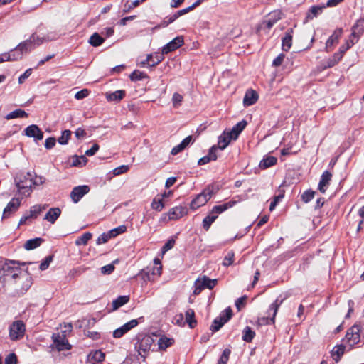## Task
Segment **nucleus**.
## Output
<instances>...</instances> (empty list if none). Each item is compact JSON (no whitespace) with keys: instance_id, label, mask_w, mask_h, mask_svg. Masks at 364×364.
<instances>
[{"instance_id":"49","label":"nucleus","mask_w":364,"mask_h":364,"mask_svg":"<svg viewBox=\"0 0 364 364\" xmlns=\"http://www.w3.org/2000/svg\"><path fill=\"white\" fill-rule=\"evenodd\" d=\"M234 252L232 251H229L225 256L223 265L225 267H228L233 264L234 262Z\"/></svg>"},{"instance_id":"22","label":"nucleus","mask_w":364,"mask_h":364,"mask_svg":"<svg viewBox=\"0 0 364 364\" xmlns=\"http://www.w3.org/2000/svg\"><path fill=\"white\" fill-rule=\"evenodd\" d=\"M232 139H233L232 138L230 134L228 132H224L218 137L217 149H225L229 145Z\"/></svg>"},{"instance_id":"44","label":"nucleus","mask_w":364,"mask_h":364,"mask_svg":"<svg viewBox=\"0 0 364 364\" xmlns=\"http://www.w3.org/2000/svg\"><path fill=\"white\" fill-rule=\"evenodd\" d=\"M255 335V333L251 328L247 326L243 331L242 339L246 342H250L253 339Z\"/></svg>"},{"instance_id":"10","label":"nucleus","mask_w":364,"mask_h":364,"mask_svg":"<svg viewBox=\"0 0 364 364\" xmlns=\"http://www.w3.org/2000/svg\"><path fill=\"white\" fill-rule=\"evenodd\" d=\"M360 326L358 325H354L347 331L346 340L350 346L352 347L360 342Z\"/></svg>"},{"instance_id":"8","label":"nucleus","mask_w":364,"mask_h":364,"mask_svg":"<svg viewBox=\"0 0 364 364\" xmlns=\"http://www.w3.org/2000/svg\"><path fill=\"white\" fill-rule=\"evenodd\" d=\"M282 303V301H279L278 299H277L274 303H272L269 306V311H268L269 314L270 313V311H272V317L269 318L268 316H267V317L263 316V317L259 318L257 320L259 325H268L269 323H274L275 316L277 315L279 307L280 306Z\"/></svg>"},{"instance_id":"6","label":"nucleus","mask_w":364,"mask_h":364,"mask_svg":"<svg viewBox=\"0 0 364 364\" xmlns=\"http://www.w3.org/2000/svg\"><path fill=\"white\" fill-rule=\"evenodd\" d=\"M217 284V279H211L205 276L198 278L195 282L193 294H199L204 289H212Z\"/></svg>"},{"instance_id":"14","label":"nucleus","mask_w":364,"mask_h":364,"mask_svg":"<svg viewBox=\"0 0 364 364\" xmlns=\"http://www.w3.org/2000/svg\"><path fill=\"white\" fill-rule=\"evenodd\" d=\"M24 133L26 136L34 138L36 141L42 140L43 138V132L36 124H32L27 127L24 129Z\"/></svg>"},{"instance_id":"9","label":"nucleus","mask_w":364,"mask_h":364,"mask_svg":"<svg viewBox=\"0 0 364 364\" xmlns=\"http://www.w3.org/2000/svg\"><path fill=\"white\" fill-rule=\"evenodd\" d=\"M52 339L58 351L70 350L71 348V345L69 344L66 338V334L53 333Z\"/></svg>"},{"instance_id":"17","label":"nucleus","mask_w":364,"mask_h":364,"mask_svg":"<svg viewBox=\"0 0 364 364\" xmlns=\"http://www.w3.org/2000/svg\"><path fill=\"white\" fill-rule=\"evenodd\" d=\"M332 174L328 171H324L321 177V180L318 184V190L322 193H325L327 188L330 184V181H331Z\"/></svg>"},{"instance_id":"46","label":"nucleus","mask_w":364,"mask_h":364,"mask_svg":"<svg viewBox=\"0 0 364 364\" xmlns=\"http://www.w3.org/2000/svg\"><path fill=\"white\" fill-rule=\"evenodd\" d=\"M357 42L358 41H355V38H353L350 36V39L347 41L344 45L341 46L338 52H340L343 55L345 52L350 48Z\"/></svg>"},{"instance_id":"55","label":"nucleus","mask_w":364,"mask_h":364,"mask_svg":"<svg viewBox=\"0 0 364 364\" xmlns=\"http://www.w3.org/2000/svg\"><path fill=\"white\" fill-rule=\"evenodd\" d=\"M138 325V321L137 319H132L130 321L126 323L122 326H121L124 332L127 333L129 331H130L132 328L136 327Z\"/></svg>"},{"instance_id":"11","label":"nucleus","mask_w":364,"mask_h":364,"mask_svg":"<svg viewBox=\"0 0 364 364\" xmlns=\"http://www.w3.org/2000/svg\"><path fill=\"white\" fill-rule=\"evenodd\" d=\"M47 205H35L31 207L28 213L20 219L19 225H24L31 218H36L38 215L47 208Z\"/></svg>"},{"instance_id":"56","label":"nucleus","mask_w":364,"mask_h":364,"mask_svg":"<svg viewBox=\"0 0 364 364\" xmlns=\"http://www.w3.org/2000/svg\"><path fill=\"white\" fill-rule=\"evenodd\" d=\"M112 237L109 235V232H104L102 234H101L97 241H96V243L97 245H102V244H104V243H106L109 240H110Z\"/></svg>"},{"instance_id":"62","label":"nucleus","mask_w":364,"mask_h":364,"mask_svg":"<svg viewBox=\"0 0 364 364\" xmlns=\"http://www.w3.org/2000/svg\"><path fill=\"white\" fill-rule=\"evenodd\" d=\"M283 198H284L283 193H281V194L278 195L277 196H275L274 200L270 203L269 210L272 211L275 208V207L277 205V203H279V201Z\"/></svg>"},{"instance_id":"5","label":"nucleus","mask_w":364,"mask_h":364,"mask_svg":"<svg viewBox=\"0 0 364 364\" xmlns=\"http://www.w3.org/2000/svg\"><path fill=\"white\" fill-rule=\"evenodd\" d=\"M33 47L35 48L46 42L55 39V35L52 32L38 33H33L28 38Z\"/></svg>"},{"instance_id":"16","label":"nucleus","mask_w":364,"mask_h":364,"mask_svg":"<svg viewBox=\"0 0 364 364\" xmlns=\"http://www.w3.org/2000/svg\"><path fill=\"white\" fill-rule=\"evenodd\" d=\"M343 34V29L342 28H337L336 29L333 34L328 38L326 43V50L327 52H329L331 50L334 45L337 44L338 43V41L340 38L341 37Z\"/></svg>"},{"instance_id":"4","label":"nucleus","mask_w":364,"mask_h":364,"mask_svg":"<svg viewBox=\"0 0 364 364\" xmlns=\"http://www.w3.org/2000/svg\"><path fill=\"white\" fill-rule=\"evenodd\" d=\"M26 326L23 321L17 320L14 321L9 326V338L14 341L21 340L25 335Z\"/></svg>"},{"instance_id":"23","label":"nucleus","mask_w":364,"mask_h":364,"mask_svg":"<svg viewBox=\"0 0 364 364\" xmlns=\"http://www.w3.org/2000/svg\"><path fill=\"white\" fill-rule=\"evenodd\" d=\"M293 29L291 28V29H289L284 36L282 38V50L284 51H288L291 47V45H292V38H293Z\"/></svg>"},{"instance_id":"38","label":"nucleus","mask_w":364,"mask_h":364,"mask_svg":"<svg viewBox=\"0 0 364 364\" xmlns=\"http://www.w3.org/2000/svg\"><path fill=\"white\" fill-rule=\"evenodd\" d=\"M129 300V296H120L117 299L113 301L112 306L113 310H117L119 307L127 304Z\"/></svg>"},{"instance_id":"58","label":"nucleus","mask_w":364,"mask_h":364,"mask_svg":"<svg viewBox=\"0 0 364 364\" xmlns=\"http://www.w3.org/2000/svg\"><path fill=\"white\" fill-rule=\"evenodd\" d=\"M314 192L312 191H306L301 195V199L304 202L308 203L314 197Z\"/></svg>"},{"instance_id":"60","label":"nucleus","mask_w":364,"mask_h":364,"mask_svg":"<svg viewBox=\"0 0 364 364\" xmlns=\"http://www.w3.org/2000/svg\"><path fill=\"white\" fill-rule=\"evenodd\" d=\"M52 260H53L52 256H48V257H46L45 259L40 264V267H39L40 269L42 271L47 269L48 268L50 262H52Z\"/></svg>"},{"instance_id":"27","label":"nucleus","mask_w":364,"mask_h":364,"mask_svg":"<svg viewBox=\"0 0 364 364\" xmlns=\"http://www.w3.org/2000/svg\"><path fill=\"white\" fill-rule=\"evenodd\" d=\"M247 125V122L245 120H242L239 122L235 126L232 127V129L228 132L233 139H236L241 132L245 128Z\"/></svg>"},{"instance_id":"51","label":"nucleus","mask_w":364,"mask_h":364,"mask_svg":"<svg viewBox=\"0 0 364 364\" xmlns=\"http://www.w3.org/2000/svg\"><path fill=\"white\" fill-rule=\"evenodd\" d=\"M324 7L325 6H318L311 7L309 14H308V15H307V18L312 19L314 17L317 16V15H318L319 14H321L322 12V10Z\"/></svg>"},{"instance_id":"45","label":"nucleus","mask_w":364,"mask_h":364,"mask_svg":"<svg viewBox=\"0 0 364 364\" xmlns=\"http://www.w3.org/2000/svg\"><path fill=\"white\" fill-rule=\"evenodd\" d=\"M172 344V339L166 338V337H161L159 338L158 341L159 348L160 350H165L168 347H169Z\"/></svg>"},{"instance_id":"12","label":"nucleus","mask_w":364,"mask_h":364,"mask_svg":"<svg viewBox=\"0 0 364 364\" xmlns=\"http://www.w3.org/2000/svg\"><path fill=\"white\" fill-rule=\"evenodd\" d=\"M184 40L182 36H177L171 41L166 44L162 48V54H168V53L176 50L183 45Z\"/></svg>"},{"instance_id":"32","label":"nucleus","mask_w":364,"mask_h":364,"mask_svg":"<svg viewBox=\"0 0 364 364\" xmlns=\"http://www.w3.org/2000/svg\"><path fill=\"white\" fill-rule=\"evenodd\" d=\"M17 49L22 52V54L30 53L34 49L29 39L20 43L17 46Z\"/></svg>"},{"instance_id":"43","label":"nucleus","mask_w":364,"mask_h":364,"mask_svg":"<svg viewBox=\"0 0 364 364\" xmlns=\"http://www.w3.org/2000/svg\"><path fill=\"white\" fill-rule=\"evenodd\" d=\"M92 238V234L90 232H85L82 236L79 237L75 240V245H85L87 242Z\"/></svg>"},{"instance_id":"40","label":"nucleus","mask_w":364,"mask_h":364,"mask_svg":"<svg viewBox=\"0 0 364 364\" xmlns=\"http://www.w3.org/2000/svg\"><path fill=\"white\" fill-rule=\"evenodd\" d=\"M105 39L102 37H101L97 33H95L90 36L89 39V43L92 46L97 47L102 45Z\"/></svg>"},{"instance_id":"53","label":"nucleus","mask_w":364,"mask_h":364,"mask_svg":"<svg viewBox=\"0 0 364 364\" xmlns=\"http://www.w3.org/2000/svg\"><path fill=\"white\" fill-rule=\"evenodd\" d=\"M183 99V97L181 94H179L178 92L173 93V97H172L173 107L174 108H177L179 106H181Z\"/></svg>"},{"instance_id":"24","label":"nucleus","mask_w":364,"mask_h":364,"mask_svg":"<svg viewBox=\"0 0 364 364\" xmlns=\"http://www.w3.org/2000/svg\"><path fill=\"white\" fill-rule=\"evenodd\" d=\"M105 356L101 350H95L87 355V362L90 364H96L104 360Z\"/></svg>"},{"instance_id":"42","label":"nucleus","mask_w":364,"mask_h":364,"mask_svg":"<svg viewBox=\"0 0 364 364\" xmlns=\"http://www.w3.org/2000/svg\"><path fill=\"white\" fill-rule=\"evenodd\" d=\"M9 55V61H15L22 59L23 55L22 52L17 49L16 47L14 49L7 53Z\"/></svg>"},{"instance_id":"29","label":"nucleus","mask_w":364,"mask_h":364,"mask_svg":"<svg viewBox=\"0 0 364 364\" xmlns=\"http://www.w3.org/2000/svg\"><path fill=\"white\" fill-rule=\"evenodd\" d=\"M154 266L151 269H148L146 271H149L151 276L156 279L161 274L162 265L159 259H154Z\"/></svg>"},{"instance_id":"15","label":"nucleus","mask_w":364,"mask_h":364,"mask_svg":"<svg viewBox=\"0 0 364 364\" xmlns=\"http://www.w3.org/2000/svg\"><path fill=\"white\" fill-rule=\"evenodd\" d=\"M21 205V199L18 198H14L7 204L4 210L3 218H8L9 215L16 212Z\"/></svg>"},{"instance_id":"64","label":"nucleus","mask_w":364,"mask_h":364,"mask_svg":"<svg viewBox=\"0 0 364 364\" xmlns=\"http://www.w3.org/2000/svg\"><path fill=\"white\" fill-rule=\"evenodd\" d=\"M17 359L14 353L9 354L5 359L4 364H16Z\"/></svg>"},{"instance_id":"61","label":"nucleus","mask_w":364,"mask_h":364,"mask_svg":"<svg viewBox=\"0 0 364 364\" xmlns=\"http://www.w3.org/2000/svg\"><path fill=\"white\" fill-rule=\"evenodd\" d=\"M164 55V54H162V53L161 54L156 53L154 55H153V57L151 59V63L150 64V66H154L155 65H157L161 61H162L164 59V56H163Z\"/></svg>"},{"instance_id":"26","label":"nucleus","mask_w":364,"mask_h":364,"mask_svg":"<svg viewBox=\"0 0 364 364\" xmlns=\"http://www.w3.org/2000/svg\"><path fill=\"white\" fill-rule=\"evenodd\" d=\"M282 18V13L280 11H274L269 14L268 18L264 21L266 26L270 28L273 25Z\"/></svg>"},{"instance_id":"37","label":"nucleus","mask_w":364,"mask_h":364,"mask_svg":"<svg viewBox=\"0 0 364 364\" xmlns=\"http://www.w3.org/2000/svg\"><path fill=\"white\" fill-rule=\"evenodd\" d=\"M42 242L41 238H34L31 240H27L24 244V248L26 250H30L35 249L41 245Z\"/></svg>"},{"instance_id":"18","label":"nucleus","mask_w":364,"mask_h":364,"mask_svg":"<svg viewBox=\"0 0 364 364\" xmlns=\"http://www.w3.org/2000/svg\"><path fill=\"white\" fill-rule=\"evenodd\" d=\"M364 31V19H358L352 28L351 37L355 38V41H358L360 35Z\"/></svg>"},{"instance_id":"25","label":"nucleus","mask_w":364,"mask_h":364,"mask_svg":"<svg viewBox=\"0 0 364 364\" xmlns=\"http://www.w3.org/2000/svg\"><path fill=\"white\" fill-rule=\"evenodd\" d=\"M61 214V210L59 208H50L44 217V220L53 224Z\"/></svg>"},{"instance_id":"28","label":"nucleus","mask_w":364,"mask_h":364,"mask_svg":"<svg viewBox=\"0 0 364 364\" xmlns=\"http://www.w3.org/2000/svg\"><path fill=\"white\" fill-rule=\"evenodd\" d=\"M236 204L235 200H230L222 205H215L212 209V214H220Z\"/></svg>"},{"instance_id":"47","label":"nucleus","mask_w":364,"mask_h":364,"mask_svg":"<svg viewBox=\"0 0 364 364\" xmlns=\"http://www.w3.org/2000/svg\"><path fill=\"white\" fill-rule=\"evenodd\" d=\"M225 323H226V321H224L223 317L219 316L215 318L210 328L213 331H217L224 325Z\"/></svg>"},{"instance_id":"39","label":"nucleus","mask_w":364,"mask_h":364,"mask_svg":"<svg viewBox=\"0 0 364 364\" xmlns=\"http://www.w3.org/2000/svg\"><path fill=\"white\" fill-rule=\"evenodd\" d=\"M87 162V159L85 156H74L72 157V166H82Z\"/></svg>"},{"instance_id":"30","label":"nucleus","mask_w":364,"mask_h":364,"mask_svg":"<svg viewBox=\"0 0 364 364\" xmlns=\"http://www.w3.org/2000/svg\"><path fill=\"white\" fill-rule=\"evenodd\" d=\"M343 56V55L340 52L334 53L332 57L329 58L326 60V64L324 65V68H330L333 67L338 63V62L342 59Z\"/></svg>"},{"instance_id":"20","label":"nucleus","mask_w":364,"mask_h":364,"mask_svg":"<svg viewBox=\"0 0 364 364\" xmlns=\"http://www.w3.org/2000/svg\"><path fill=\"white\" fill-rule=\"evenodd\" d=\"M216 151H217V146L216 145L213 146L210 149L208 154L207 156H205L200 158L198 160V165H204V164L209 163L211 161H215L217 159Z\"/></svg>"},{"instance_id":"21","label":"nucleus","mask_w":364,"mask_h":364,"mask_svg":"<svg viewBox=\"0 0 364 364\" xmlns=\"http://www.w3.org/2000/svg\"><path fill=\"white\" fill-rule=\"evenodd\" d=\"M257 93L253 90H247L245 95L243 104L245 106L248 107L254 105L257 101Z\"/></svg>"},{"instance_id":"59","label":"nucleus","mask_w":364,"mask_h":364,"mask_svg":"<svg viewBox=\"0 0 364 364\" xmlns=\"http://www.w3.org/2000/svg\"><path fill=\"white\" fill-rule=\"evenodd\" d=\"M129 166L122 165L113 170V174L114 176H119L128 171Z\"/></svg>"},{"instance_id":"34","label":"nucleus","mask_w":364,"mask_h":364,"mask_svg":"<svg viewBox=\"0 0 364 364\" xmlns=\"http://www.w3.org/2000/svg\"><path fill=\"white\" fill-rule=\"evenodd\" d=\"M125 95V92L124 90H117L114 92L107 93L106 98L108 101H119Z\"/></svg>"},{"instance_id":"33","label":"nucleus","mask_w":364,"mask_h":364,"mask_svg":"<svg viewBox=\"0 0 364 364\" xmlns=\"http://www.w3.org/2000/svg\"><path fill=\"white\" fill-rule=\"evenodd\" d=\"M277 161V158L272 156L264 157L259 163V167L262 168H267L274 165Z\"/></svg>"},{"instance_id":"7","label":"nucleus","mask_w":364,"mask_h":364,"mask_svg":"<svg viewBox=\"0 0 364 364\" xmlns=\"http://www.w3.org/2000/svg\"><path fill=\"white\" fill-rule=\"evenodd\" d=\"M154 342V341L153 338L148 335L143 336L139 342L136 348L138 349L139 355L143 358V360L145 359L146 353L151 349Z\"/></svg>"},{"instance_id":"48","label":"nucleus","mask_w":364,"mask_h":364,"mask_svg":"<svg viewBox=\"0 0 364 364\" xmlns=\"http://www.w3.org/2000/svg\"><path fill=\"white\" fill-rule=\"evenodd\" d=\"M146 77H147L146 74H145L144 73H143L141 71L137 70H134L130 75V79L132 81L141 80H143L144 78H146Z\"/></svg>"},{"instance_id":"36","label":"nucleus","mask_w":364,"mask_h":364,"mask_svg":"<svg viewBox=\"0 0 364 364\" xmlns=\"http://www.w3.org/2000/svg\"><path fill=\"white\" fill-rule=\"evenodd\" d=\"M345 352V346L338 345L335 346L332 350V356L336 362H338Z\"/></svg>"},{"instance_id":"1","label":"nucleus","mask_w":364,"mask_h":364,"mask_svg":"<svg viewBox=\"0 0 364 364\" xmlns=\"http://www.w3.org/2000/svg\"><path fill=\"white\" fill-rule=\"evenodd\" d=\"M21 273V268L17 262L14 260L5 261L0 267V280L16 279Z\"/></svg>"},{"instance_id":"19","label":"nucleus","mask_w":364,"mask_h":364,"mask_svg":"<svg viewBox=\"0 0 364 364\" xmlns=\"http://www.w3.org/2000/svg\"><path fill=\"white\" fill-rule=\"evenodd\" d=\"M186 214V210L184 207L176 206L169 210L168 215L170 220H177Z\"/></svg>"},{"instance_id":"52","label":"nucleus","mask_w":364,"mask_h":364,"mask_svg":"<svg viewBox=\"0 0 364 364\" xmlns=\"http://www.w3.org/2000/svg\"><path fill=\"white\" fill-rule=\"evenodd\" d=\"M70 136L71 132L70 130H65L63 132L61 136L58 138V141L60 144H67Z\"/></svg>"},{"instance_id":"2","label":"nucleus","mask_w":364,"mask_h":364,"mask_svg":"<svg viewBox=\"0 0 364 364\" xmlns=\"http://www.w3.org/2000/svg\"><path fill=\"white\" fill-rule=\"evenodd\" d=\"M27 176L29 179L28 181H20L17 182V188L19 193L26 196L31 194L33 186H41L46 181L43 177L36 176L33 173L28 174Z\"/></svg>"},{"instance_id":"13","label":"nucleus","mask_w":364,"mask_h":364,"mask_svg":"<svg viewBox=\"0 0 364 364\" xmlns=\"http://www.w3.org/2000/svg\"><path fill=\"white\" fill-rule=\"evenodd\" d=\"M89 191L90 188L88 186L83 185L76 186L73 188V191H71L70 198L75 203H77Z\"/></svg>"},{"instance_id":"31","label":"nucleus","mask_w":364,"mask_h":364,"mask_svg":"<svg viewBox=\"0 0 364 364\" xmlns=\"http://www.w3.org/2000/svg\"><path fill=\"white\" fill-rule=\"evenodd\" d=\"M151 207L153 210L160 212L164 208V203L163 197H160L157 195L152 200Z\"/></svg>"},{"instance_id":"35","label":"nucleus","mask_w":364,"mask_h":364,"mask_svg":"<svg viewBox=\"0 0 364 364\" xmlns=\"http://www.w3.org/2000/svg\"><path fill=\"white\" fill-rule=\"evenodd\" d=\"M28 113L21 109H17L10 112L6 116V119L8 120L16 119V118H23L28 117Z\"/></svg>"},{"instance_id":"50","label":"nucleus","mask_w":364,"mask_h":364,"mask_svg":"<svg viewBox=\"0 0 364 364\" xmlns=\"http://www.w3.org/2000/svg\"><path fill=\"white\" fill-rule=\"evenodd\" d=\"M127 230L125 225H120L109 231L112 238L117 237V235L124 233Z\"/></svg>"},{"instance_id":"57","label":"nucleus","mask_w":364,"mask_h":364,"mask_svg":"<svg viewBox=\"0 0 364 364\" xmlns=\"http://www.w3.org/2000/svg\"><path fill=\"white\" fill-rule=\"evenodd\" d=\"M178 16H176V14L175 13L173 15L171 16H168L161 23V25L158 26H156L155 28H159L161 26L162 27H166L167 26L169 23H173L175 20H176L178 18Z\"/></svg>"},{"instance_id":"3","label":"nucleus","mask_w":364,"mask_h":364,"mask_svg":"<svg viewBox=\"0 0 364 364\" xmlns=\"http://www.w3.org/2000/svg\"><path fill=\"white\" fill-rule=\"evenodd\" d=\"M214 194L213 188L208 187L202 193L198 194L191 203L190 208L192 210H196L203 206L211 198Z\"/></svg>"},{"instance_id":"63","label":"nucleus","mask_w":364,"mask_h":364,"mask_svg":"<svg viewBox=\"0 0 364 364\" xmlns=\"http://www.w3.org/2000/svg\"><path fill=\"white\" fill-rule=\"evenodd\" d=\"M114 266L112 264H109L101 268V272L103 274H109L114 271Z\"/></svg>"},{"instance_id":"54","label":"nucleus","mask_w":364,"mask_h":364,"mask_svg":"<svg viewBox=\"0 0 364 364\" xmlns=\"http://www.w3.org/2000/svg\"><path fill=\"white\" fill-rule=\"evenodd\" d=\"M138 325V321L137 319H132L130 321L126 323L122 326H121L124 332L127 333L129 331H130L132 328L136 327Z\"/></svg>"},{"instance_id":"41","label":"nucleus","mask_w":364,"mask_h":364,"mask_svg":"<svg viewBox=\"0 0 364 364\" xmlns=\"http://www.w3.org/2000/svg\"><path fill=\"white\" fill-rule=\"evenodd\" d=\"M186 321L190 328H193L196 326V321L194 318V311L193 309H189L186 311Z\"/></svg>"}]
</instances>
